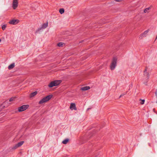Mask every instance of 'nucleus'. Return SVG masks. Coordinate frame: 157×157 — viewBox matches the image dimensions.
<instances>
[{
  "label": "nucleus",
  "instance_id": "1",
  "mask_svg": "<svg viewBox=\"0 0 157 157\" xmlns=\"http://www.w3.org/2000/svg\"><path fill=\"white\" fill-rule=\"evenodd\" d=\"M52 97V95H49L46 96L43 98L39 102V104H42L50 100Z\"/></svg>",
  "mask_w": 157,
  "mask_h": 157
},
{
  "label": "nucleus",
  "instance_id": "2",
  "mask_svg": "<svg viewBox=\"0 0 157 157\" xmlns=\"http://www.w3.org/2000/svg\"><path fill=\"white\" fill-rule=\"evenodd\" d=\"M117 59L116 57H114L113 58L112 61V63L110 66V67L111 70H113L117 65Z\"/></svg>",
  "mask_w": 157,
  "mask_h": 157
},
{
  "label": "nucleus",
  "instance_id": "3",
  "mask_svg": "<svg viewBox=\"0 0 157 157\" xmlns=\"http://www.w3.org/2000/svg\"><path fill=\"white\" fill-rule=\"evenodd\" d=\"M29 107L28 105H23L18 108L19 112H22L26 110Z\"/></svg>",
  "mask_w": 157,
  "mask_h": 157
},
{
  "label": "nucleus",
  "instance_id": "4",
  "mask_svg": "<svg viewBox=\"0 0 157 157\" xmlns=\"http://www.w3.org/2000/svg\"><path fill=\"white\" fill-rule=\"evenodd\" d=\"M48 26V22H47L43 24L41 26L40 28H38V29L36 31V33H38L41 30L44 29H45Z\"/></svg>",
  "mask_w": 157,
  "mask_h": 157
},
{
  "label": "nucleus",
  "instance_id": "5",
  "mask_svg": "<svg viewBox=\"0 0 157 157\" xmlns=\"http://www.w3.org/2000/svg\"><path fill=\"white\" fill-rule=\"evenodd\" d=\"M18 0H13V7L14 9H15L17 7L18 5Z\"/></svg>",
  "mask_w": 157,
  "mask_h": 157
},
{
  "label": "nucleus",
  "instance_id": "6",
  "mask_svg": "<svg viewBox=\"0 0 157 157\" xmlns=\"http://www.w3.org/2000/svg\"><path fill=\"white\" fill-rule=\"evenodd\" d=\"M69 109L71 110L76 111L77 110L76 105L75 103H71L69 107Z\"/></svg>",
  "mask_w": 157,
  "mask_h": 157
},
{
  "label": "nucleus",
  "instance_id": "7",
  "mask_svg": "<svg viewBox=\"0 0 157 157\" xmlns=\"http://www.w3.org/2000/svg\"><path fill=\"white\" fill-rule=\"evenodd\" d=\"M149 31V29H147V30L145 31L144 32L141 34L140 36V38L141 39L142 37H145L147 35V34Z\"/></svg>",
  "mask_w": 157,
  "mask_h": 157
},
{
  "label": "nucleus",
  "instance_id": "8",
  "mask_svg": "<svg viewBox=\"0 0 157 157\" xmlns=\"http://www.w3.org/2000/svg\"><path fill=\"white\" fill-rule=\"evenodd\" d=\"M19 20H12L9 22V23L12 25H15L18 23Z\"/></svg>",
  "mask_w": 157,
  "mask_h": 157
},
{
  "label": "nucleus",
  "instance_id": "9",
  "mask_svg": "<svg viewBox=\"0 0 157 157\" xmlns=\"http://www.w3.org/2000/svg\"><path fill=\"white\" fill-rule=\"evenodd\" d=\"M147 67L146 68L145 70L144 71V76L146 77V78L148 79L149 78V75L147 71Z\"/></svg>",
  "mask_w": 157,
  "mask_h": 157
},
{
  "label": "nucleus",
  "instance_id": "10",
  "mask_svg": "<svg viewBox=\"0 0 157 157\" xmlns=\"http://www.w3.org/2000/svg\"><path fill=\"white\" fill-rule=\"evenodd\" d=\"M24 142L23 141H21L18 143L17 144H16L15 146L13 148L14 149H15L17 147H20L24 143Z\"/></svg>",
  "mask_w": 157,
  "mask_h": 157
},
{
  "label": "nucleus",
  "instance_id": "11",
  "mask_svg": "<svg viewBox=\"0 0 157 157\" xmlns=\"http://www.w3.org/2000/svg\"><path fill=\"white\" fill-rule=\"evenodd\" d=\"M55 86H56L59 84L61 82V81L59 80H55L54 81Z\"/></svg>",
  "mask_w": 157,
  "mask_h": 157
},
{
  "label": "nucleus",
  "instance_id": "12",
  "mask_svg": "<svg viewBox=\"0 0 157 157\" xmlns=\"http://www.w3.org/2000/svg\"><path fill=\"white\" fill-rule=\"evenodd\" d=\"M37 92L36 91H35V92L32 93H31L30 94V97L31 98L34 97L37 94Z\"/></svg>",
  "mask_w": 157,
  "mask_h": 157
},
{
  "label": "nucleus",
  "instance_id": "13",
  "mask_svg": "<svg viewBox=\"0 0 157 157\" xmlns=\"http://www.w3.org/2000/svg\"><path fill=\"white\" fill-rule=\"evenodd\" d=\"M90 89L89 86H85L82 87L81 89L82 90H86Z\"/></svg>",
  "mask_w": 157,
  "mask_h": 157
},
{
  "label": "nucleus",
  "instance_id": "14",
  "mask_svg": "<svg viewBox=\"0 0 157 157\" xmlns=\"http://www.w3.org/2000/svg\"><path fill=\"white\" fill-rule=\"evenodd\" d=\"M48 86L49 87H52L54 86H55V85L54 84V81L52 82H51L48 85Z\"/></svg>",
  "mask_w": 157,
  "mask_h": 157
},
{
  "label": "nucleus",
  "instance_id": "15",
  "mask_svg": "<svg viewBox=\"0 0 157 157\" xmlns=\"http://www.w3.org/2000/svg\"><path fill=\"white\" fill-rule=\"evenodd\" d=\"M14 67V63H12L8 66V68L10 70V69H11L13 68Z\"/></svg>",
  "mask_w": 157,
  "mask_h": 157
},
{
  "label": "nucleus",
  "instance_id": "16",
  "mask_svg": "<svg viewBox=\"0 0 157 157\" xmlns=\"http://www.w3.org/2000/svg\"><path fill=\"white\" fill-rule=\"evenodd\" d=\"M69 142V139H66L65 140H63V141H62V143L64 144H66L67 143Z\"/></svg>",
  "mask_w": 157,
  "mask_h": 157
},
{
  "label": "nucleus",
  "instance_id": "17",
  "mask_svg": "<svg viewBox=\"0 0 157 157\" xmlns=\"http://www.w3.org/2000/svg\"><path fill=\"white\" fill-rule=\"evenodd\" d=\"M64 10L63 8H61L59 10V12L61 14H62L64 12Z\"/></svg>",
  "mask_w": 157,
  "mask_h": 157
},
{
  "label": "nucleus",
  "instance_id": "18",
  "mask_svg": "<svg viewBox=\"0 0 157 157\" xmlns=\"http://www.w3.org/2000/svg\"><path fill=\"white\" fill-rule=\"evenodd\" d=\"M63 45H65V44L62 42H59L57 44V46L59 47H62Z\"/></svg>",
  "mask_w": 157,
  "mask_h": 157
},
{
  "label": "nucleus",
  "instance_id": "19",
  "mask_svg": "<svg viewBox=\"0 0 157 157\" xmlns=\"http://www.w3.org/2000/svg\"><path fill=\"white\" fill-rule=\"evenodd\" d=\"M150 9V7H148V8H146L144 10V12L145 13H148V10Z\"/></svg>",
  "mask_w": 157,
  "mask_h": 157
},
{
  "label": "nucleus",
  "instance_id": "20",
  "mask_svg": "<svg viewBox=\"0 0 157 157\" xmlns=\"http://www.w3.org/2000/svg\"><path fill=\"white\" fill-rule=\"evenodd\" d=\"M140 104H141V105H143L144 104V101H145V100L144 99L142 100V99H140Z\"/></svg>",
  "mask_w": 157,
  "mask_h": 157
},
{
  "label": "nucleus",
  "instance_id": "21",
  "mask_svg": "<svg viewBox=\"0 0 157 157\" xmlns=\"http://www.w3.org/2000/svg\"><path fill=\"white\" fill-rule=\"evenodd\" d=\"M6 27V25H4L2 26V28L3 30H4Z\"/></svg>",
  "mask_w": 157,
  "mask_h": 157
},
{
  "label": "nucleus",
  "instance_id": "22",
  "mask_svg": "<svg viewBox=\"0 0 157 157\" xmlns=\"http://www.w3.org/2000/svg\"><path fill=\"white\" fill-rule=\"evenodd\" d=\"M15 98H10V99L9 101H12L13 100L15 99Z\"/></svg>",
  "mask_w": 157,
  "mask_h": 157
},
{
  "label": "nucleus",
  "instance_id": "23",
  "mask_svg": "<svg viewBox=\"0 0 157 157\" xmlns=\"http://www.w3.org/2000/svg\"><path fill=\"white\" fill-rule=\"evenodd\" d=\"M115 1L116 2H121L122 1V0H115Z\"/></svg>",
  "mask_w": 157,
  "mask_h": 157
},
{
  "label": "nucleus",
  "instance_id": "24",
  "mask_svg": "<svg viewBox=\"0 0 157 157\" xmlns=\"http://www.w3.org/2000/svg\"><path fill=\"white\" fill-rule=\"evenodd\" d=\"M124 95V94H122V95H121L120 96V98L121 97H122L123 95Z\"/></svg>",
  "mask_w": 157,
  "mask_h": 157
},
{
  "label": "nucleus",
  "instance_id": "25",
  "mask_svg": "<svg viewBox=\"0 0 157 157\" xmlns=\"http://www.w3.org/2000/svg\"><path fill=\"white\" fill-rule=\"evenodd\" d=\"M155 94L156 95V96H157V92H155Z\"/></svg>",
  "mask_w": 157,
  "mask_h": 157
},
{
  "label": "nucleus",
  "instance_id": "26",
  "mask_svg": "<svg viewBox=\"0 0 157 157\" xmlns=\"http://www.w3.org/2000/svg\"><path fill=\"white\" fill-rule=\"evenodd\" d=\"M157 39V36H156V39H155V40H156Z\"/></svg>",
  "mask_w": 157,
  "mask_h": 157
},
{
  "label": "nucleus",
  "instance_id": "27",
  "mask_svg": "<svg viewBox=\"0 0 157 157\" xmlns=\"http://www.w3.org/2000/svg\"><path fill=\"white\" fill-rule=\"evenodd\" d=\"M1 39H0V42H1Z\"/></svg>",
  "mask_w": 157,
  "mask_h": 157
},
{
  "label": "nucleus",
  "instance_id": "28",
  "mask_svg": "<svg viewBox=\"0 0 157 157\" xmlns=\"http://www.w3.org/2000/svg\"><path fill=\"white\" fill-rule=\"evenodd\" d=\"M90 109V108H88L87 109H88V110H89V109Z\"/></svg>",
  "mask_w": 157,
  "mask_h": 157
}]
</instances>
